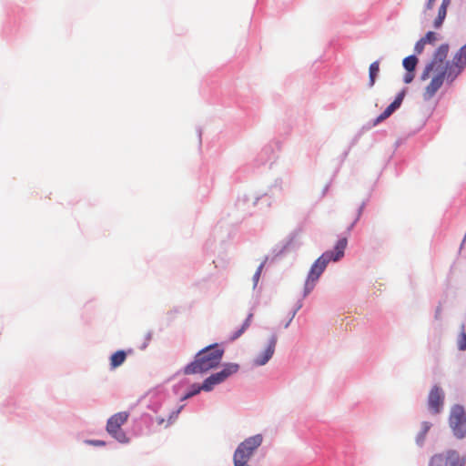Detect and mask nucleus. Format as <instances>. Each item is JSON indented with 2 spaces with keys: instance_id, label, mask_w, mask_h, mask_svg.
Listing matches in <instances>:
<instances>
[{
  "instance_id": "f257e3e1",
  "label": "nucleus",
  "mask_w": 466,
  "mask_h": 466,
  "mask_svg": "<svg viewBox=\"0 0 466 466\" xmlns=\"http://www.w3.org/2000/svg\"><path fill=\"white\" fill-rule=\"evenodd\" d=\"M224 350L218 344L209 345L198 351L194 360L184 368V374L204 373L216 368L220 363Z\"/></svg>"
},
{
  "instance_id": "f03ea898",
  "label": "nucleus",
  "mask_w": 466,
  "mask_h": 466,
  "mask_svg": "<svg viewBox=\"0 0 466 466\" xmlns=\"http://www.w3.org/2000/svg\"><path fill=\"white\" fill-rule=\"evenodd\" d=\"M347 243L348 241L346 238H340L337 242L333 251L324 252L313 263L305 284L307 291H310L313 289L315 282L323 273L329 261H338L344 256V251L347 247Z\"/></svg>"
},
{
  "instance_id": "7ed1b4c3",
  "label": "nucleus",
  "mask_w": 466,
  "mask_h": 466,
  "mask_svg": "<svg viewBox=\"0 0 466 466\" xmlns=\"http://www.w3.org/2000/svg\"><path fill=\"white\" fill-rule=\"evenodd\" d=\"M450 46L448 44L441 45L433 54L431 61L425 66L420 78L426 80L430 77L431 73H443L446 74V80L448 81V66H451L450 62L446 61Z\"/></svg>"
},
{
  "instance_id": "20e7f679",
  "label": "nucleus",
  "mask_w": 466,
  "mask_h": 466,
  "mask_svg": "<svg viewBox=\"0 0 466 466\" xmlns=\"http://www.w3.org/2000/svg\"><path fill=\"white\" fill-rule=\"evenodd\" d=\"M128 418L129 413L127 411H120L112 415L106 422L107 433L121 443L128 441V438L121 429V426L127 421Z\"/></svg>"
},
{
  "instance_id": "39448f33",
  "label": "nucleus",
  "mask_w": 466,
  "mask_h": 466,
  "mask_svg": "<svg viewBox=\"0 0 466 466\" xmlns=\"http://www.w3.org/2000/svg\"><path fill=\"white\" fill-rule=\"evenodd\" d=\"M466 459L455 450H446L432 455L428 466H465Z\"/></svg>"
},
{
  "instance_id": "423d86ee",
  "label": "nucleus",
  "mask_w": 466,
  "mask_h": 466,
  "mask_svg": "<svg viewBox=\"0 0 466 466\" xmlns=\"http://www.w3.org/2000/svg\"><path fill=\"white\" fill-rule=\"evenodd\" d=\"M449 424L453 434L462 439L466 435V411L461 405H454L450 413Z\"/></svg>"
},
{
  "instance_id": "0eeeda50",
  "label": "nucleus",
  "mask_w": 466,
  "mask_h": 466,
  "mask_svg": "<svg viewBox=\"0 0 466 466\" xmlns=\"http://www.w3.org/2000/svg\"><path fill=\"white\" fill-rule=\"evenodd\" d=\"M239 370V366L237 363H228L224 366L223 370L210 375L202 383L204 391H210L213 388L225 381L228 377L237 373Z\"/></svg>"
},
{
  "instance_id": "6e6552de",
  "label": "nucleus",
  "mask_w": 466,
  "mask_h": 466,
  "mask_svg": "<svg viewBox=\"0 0 466 466\" xmlns=\"http://www.w3.org/2000/svg\"><path fill=\"white\" fill-rule=\"evenodd\" d=\"M263 441L261 434H257L242 441L234 452L233 458L248 461L254 451L261 445Z\"/></svg>"
},
{
  "instance_id": "1a4fd4ad",
  "label": "nucleus",
  "mask_w": 466,
  "mask_h": 466,
  "mask_svg": "<svg viewBox=\"0 0 466 466\" xmlns=\"http://www.w3.org/2000/svg\"><path fill=\"white\" fill-rule=\"evenodd\" d=\"M466 66V44L454 55L448 66V82L452 83Z\"/></svg>"
},
{
  "instance_id": "9d476101",
  "label": "nucleus",
  "mask_w": 466,
  "mask_h": 466,
  "mask_svg": "<svg viewBox=\"0 0 466 466\" xmlns=\"http://www.w3.org/2000/svg\"><path fill=\"white\" fill-rule=\"evenodd\" d=\"M444 391L439 385H434L429 392L428 408L433 414L440 413L443 409Z\"/></svg>"
},
{
  "instance_id": "9b49d317",
  "label": "nucleus",
  "mask_w": 466,
  "mask_h": 466,
  "mask_svg": "<svg viewBox=\"0 0 466 466\" xmlns=\"http://www.w3.org/2000/svg\"><path fill=\"white\" fill-rule=\"evenodd\" d=\"M433 74L434 76L431 80L430 84L426 86L425 91L423 93V98L425 100L431 99L442 86L444 79H446L445 72Z\"/></svg>"
},
{
  "instance_id": "f8f14e48",
  "label": "nucleus",
  "mask_w": 466,
  "mask_h": 466,
  "mask_svg": "<svg viewBox=\"0 0 466 466\" xmlns=\"http://www.w3.org/2000/svg\"><path fill=\"white\" fill-rule=\"evenodd\" d=\"M276 343L277 337L272 336L265 350L254 360L256 366L265 365L271 359L275 351Z\"/></svg>"
},
{
  "instance_id": "ddd939ff",
  "label": "nucleus",
  "mask_w": 466,
  "mask_h": 466,
  "mask_svg": "<svg viewBox=\"0 0 466 466\" xmlns=\"http://www.w3.org/2000/svg\"><path fill=\"white\" fill-rule=\"evenodd\" d=\"M405 92L401 91L396 96L395 100L376 118L374 125H377L387 119L397 108H399L403 101Z\"/></svg>"
},
{
  "instance_id": "4468645a",
  "label": "nucleus",
  "mask_w": 466,
  "mask_h": 466,
  "mask_svg": "<svg viewBox=\"0 0 466 466\" xmlns=\"http://www.w3.org/2000/svg\"><path fill=\"white\" fill-rule=\"evenodd\" d=\"M451 0H442L441 1V5H440L439 10H438V15L433 22V26L435 28H440L442 25L443 21L447 15V9H448L449 5H451Z\"/></svg>"
},
{
  "instance_id": "2eb2a0df",
  "label": "nucleus",
  "mask_w": 466,
  "mask_h": 466,
  "mask_svg": "<svg viewBox=\"0 0 466 466\" xmlns=\"http://www.w3.org/2000/svg\"><path fill=\"white\" fill-rule=\"evenodd\" d=\"M127 359V354L124 350L116 351L110 358V366L112 369H116L122 365Z\"/></svg>"
},
{
  "instance_id": "dca6fc26",
  "label": "nucleus",
  "mask_w": 466,
  "mask_h": 466,
  "mask_svg": "<svg viewBox=\"0 0 466 466\" xmlns=\"http://www.w3.org/2000/svg\"><path fill=\"white\" fill-rule=\"evenodd\" d=\"M252 317H253L252 313L248 314V318L246 319V320L243 323V325L241 326V328L231 335L230 340L237 339L244 333V331L250 326Z\"/></svg>"
},
{
  "instance_id": "f3484780",
  "label": "nucleus",
  "mask_w": 466,
  "mask_h": 466,
  "mask_svg": "<svg viewBox=\"0 0 466 466\" xmlns=\"http://www.w3.org/2000/svg\"><path fill=\"white\" fill-rule=\"evenodd\" d=\"M380 71V62L374 61L370 64L369 73H370V86H373L375 84V79Z\"/></svg>"
},
{
  "instance_id": "a211bd4d",
  "label": "nucleus",
  "mask_w": 466,
  "mask_h": 466,
  "mask_svg": "<svg viewBox=\"0 0 466 466\" xmlns=\"http://www.w3.org/2000/svg\"><path fill=\"white\" fill-rule=\"evenodd\" d=\"M418 59L415 56H410L403 59V66L407 71H414L417 66Z\"/></svg>"
},
{
  "instance_id": "6ab92c4d",
  "label": "nucleus",
  "mask_w": 466,
  "mask_h": 466,
  "mask_svg": "<svg viewBox=\"0 0 466 466\" xmlns=\"http://www.w3.org/2000/svg\"><path fill=\"white\" fill-rule=\"evenodd\" d=\"M431 427V424L428 421H424L422 424H421V431L419 433L418 437H417V443L418 444H422L423 441H424V439L428 433V431H430Z\"/></svg>"
},
{
  "instance_id": "aec40b11",
  "label": "nucleus",
  "mask_w": 466,
  "mask_h": 466,
  "mask_svg": "<svg viewBox=\"0 0 466 466\" xmlns=\"http://www.w3.org/2000/svg\"><path fill=\"white\" fill-rule=\"evenodd\" d=\"M200 390H203V388H202V385L201 386H198L197 384H194L192 385L191 387V390L188 391L183 398L182 400H187L188 398H191L197 394H198L200 392Z\"/></svg>"
},
{
  "instance_id": "412c9836",
  "label": "nucleus",
  "mask_w": 466,
  "mask_h": 466,
  "mask_svg": "<svg viewBox=\"0 0 466 466\" xmlns=\"http://www.w3.org/2000/svg\"><path fill=\"white\" fill-rule=\"evenodd\" d=\"M458 348L460 350H466V332L461 331L457 339Z\"/></svg>"
},
{
  "instance_id": "4be33fe9",
  "label": "nucleus",
  "mask_w": 466,
  "mask_h": 466,
  "mask_svg": "<svg viewBox=\"0 0 466 466\" xmlns=\"http://www.w3.org/2000/svg\"><path fill=\"white\" fill-rule=\"evenodd\" d=\"M426 44H434L437 40V34L434 32H428L424 37L421 38Z\"/></svg>"
},
{
  "instance_id": "5701e85b",
  "label": "nucleus",
  "mask_w": 466,
  "mask_h": 466,
  "mask_svg": "<svg viewBox=\"0 0 466 466\" xmlns=\"http://www.w3.org/2000/svg\"><path fill=\"white\" fill-rule=\"evenodd\" d=\"M264 265H265V261L261 262L260 265L258 266V268H257V271L255 272V274L253 276L254 286H256L257 283L258 282V279L260 278V275H261L262 269L264 268Z\"/></svg>"
},
{
  "instance_id": "b1692460",
  "label": "nucleus",
  "mask_w": 466,
  "mask_h": 466,
  "mask_svg": "<svg viewBox=\"0 0 466 466\" xmlns=\"http://www.w3.org/2000/svg\"><path fill=\"white\" fill-rule=\"evenodd\" d=\"M426 43L420 38L415 45V52L420 54L425 46Z\"/></svg>"
},
{
  "instance_id": "393cba45",
  "label": "nucleus",
  "mask_w": 466,
  "mask_h": 466,
  "mask_svg": "<svg viewBox=\"0 0 466 466\" xmlns=\"http://www.w3.org/2000/svg\"><path fill=\"white\" fill-rule=\"evenodd\" d=\"M414 71H408V73L404 76V82L406 84L410 83L414 78Z\"/></svg>"
},
{
  "instance_id": "a878e982",
  "label": "nucleus",
  "mask_w": 466,
  "mask_h": 466,
  "mask_svg": "<svg viewBox=\"0 0 466 466\" xmlns=\"http://www.w3.org/2000/svg\"><path fill=\"white\" fill-rule=\"evenodd\" d=\"M234 466H250L248 461H241L240 459L233 458Z\"/></svg>"
},
{
  "instance_id": "bb28decb",
  "label": "nucleus",
  "mask_w": 466,
  "mask_h": 466,
  "mask_svg": "<svg viewBox=\"0 0 466 466\" xmlns=\"http://www.w3.org/2000/svg\"><path fill=\"white\" fill-rule=\"evenodd\" d=\"M359 217H360V213H358L355 218L352 219V221L349 224V226L347 227V229L350 231L353 226L355 225V223L357 222V220L359 219Z\"/></svg>"
},
{
  "instance_id": "cd10ccee",
  "label": "nucleus",
  "mask_w": 466,
  "mask_h": 466,
  "mask_svg": "<svg viewBox=\"0 0 466 466\" xmlns=\"http://www.w3.org/2000/svg\"><path fill=\"white\" fill-rule=\"evenodd\" d=\"M88 444L95 445V446H103L105 445V442L103 441H87Z\"/></svg>"
},
{
  "instance_id": "c85d7f7f",
  "label": "nucleus",
  "mask_w": 466,
  "mask_h": 466,
  "mask_svg": "<svg viewBox=\"0 0 466 466\" xmlns=\"http://www.w3.org/2000/svg\"><path fill=\"white\" fill-rule=\"evenodd\" d=\"M436 0H428L427 3H426V10H431L434 6V3H435Z\"/></svg>"
},
{
  "instance_id": "c756f323",
  "label": "nucleus",
  "mask_w": 466,
  "mask_h": 466,
  "mask_svg": "<svg viewBox=\"0 0 466 466\" xmlns=\"http://www.w3.org/2000/svg\"><path fill=\"white\" fill-rule=\"evenodd\" d=\"M441 308L438 307L435 311V319H439L441 318Z\"/></svg>"
},
{
  "instance_id": "7c9ffc66",
  "label": "nucleus",
  "mask_w": 466,
  "mask_h": 466,
  "mask_svg": "<svg viewBox=\"0 0 466 466\" xmlns=\"http://www.w3.org/2000/svg\"><path fill=\"white\" fill-rule=\"evenodd\" d=\"M328 188H329V186H326V187H325V189H324V191H323V195L326 193V191L328 190Z\"/></svg>"
}]
</instances>
